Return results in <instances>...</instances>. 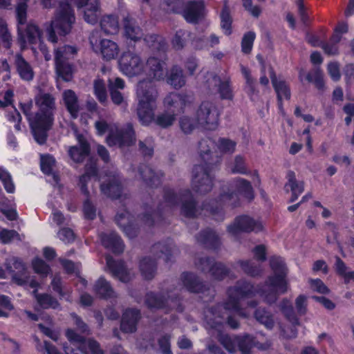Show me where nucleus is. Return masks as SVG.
Masks as SVG:
<instances>
[{"mask_svg": "<svg viewBox=\"0 0 354 354\" xmlns=\"http://www.w3.org/2000/svg\"><path fill=\"white\" fill-rule=\"evenodd\" d=\"M239 194L250 201L254 198V189L250 181L241 178H234L229 185L222 187L218 199L203 203V208L209 212L216 221H221L224 218V207L234 208L239 205Z\"/></svg>", "mask_w": 354, "mask_h": 354, "instance_id": "1", "label": "nucleus"}, {"mask_svg": "<svg viewBox=\"0 0 354 354\" xmlns=\"http://www.w3.org/2000/svg\"><path fill=\"white\" fill-rule=\"evenodd\" d=\"M270 265L274 275L269 276L265 281L266 289L261 290V295L264 297V302L268 305L274 304L279 294L286 292L288 285L286 281L287 268L281 257H272Z\"/></svg>", "mask_w": 354, "mask_h": 354, "instance_id": "2", "label": "nucleus"}, {"mask_svg": "<svg viewBox=\"0 0 354 354\" xmlns=\"http://www.w3.org/2000/svg\"><path fill=\"white\" fill-rule=\"evenodd\" d=\"M156 42L158 46L156 50L158 55L156 54V80H164L166 77V82L172 86L174 89L178 90L186 84V77L183 70L178 66H174L169 72L167 71V64L165 62L166 59L165 52L168 48L167 43L162 37L156 36Z\"/></svg>", "mask_w": 354, "mask_h": 354, "instance_id": "3", "label": "nucleus"}, {"mask_svg": "<svg viewBox=\"0 0 354 354\" xmlns=\"http://www.w3.org/2000/svg\"><path fill=\"white\" fill-rule=\"evenodd\" d=\"M154 93V80L145 79L139 81L137 85V94L139 97L137 113L143 125H149L155 120V112L151 106V103L155 100Z\"/></svg>", "mask_w": 354, "mask_h": 354, "instance_id": "4", "label": "nucleus"}, {"mask_svg": "<svg viewBox=\"0 0 354 354\" xmlns=\"http://www.w3.org/2000/svg\"><path fill=\"white\" fill-rule=\"evenodd\" d=\"M266 289V283L259 284L255 288L250 281L245 279H240L236 281L233 287L228 290V300L226 301V307H230L233 311L238 312L241 310L239 301L241 299L253 297L259 295L264 301V297L261 295V290Z\"/></svg>", "mask_w": 354, "mask_h": 354, "instance_id": "5", "label": "nucleus"}, {"mask_svg": "<svg viewBox=\"0 0 354 354\" xmlns=\"http://www.w3.org/2000/svg\"><path fill=\"white\" fill-rule=\"evenodd\" d=\"M119 66L123 73L133 77L142 74L145 67H149L150 70L151 79L154 80L155 78V55L153 53L149 56L146 62V64H143L140 57L130 51L124 52L119 61Z\"/></svg>", "mask_w": 354, "mask_h": 354, "instance_id": "6", "label": "nucleus"}, {"mask_svg": "<svg viewBox=\"0 0 354 354\" xmlns=\"http://www.w3.org/2000/svg\"><path fill=\"white\" fill-rule=\"evenodd\" d=\"M164 198L170 207L181 203V214L187 218H194L198 213L196 202L189 189L176 194L170 188H165Z\"/></svg>", "mask_w": 354, "mask_h": 354, "instance_id": "7", "label": "nucleus"}, {"mask_svg": "<svg viewBox=\"0 0 354 354\" xmlns=\"http://www.w3.org/2000/svg\"><path fill=\"white\" fill-rule=\"evenodd\" d=\"M54 120V114L37 111L29 122L34 139L39 145L46 142L48 131L52 128Z\"/></svg>", "mask_w": 354, "mask_h": 354, "instance_id": "8", "label": "nucleus"}, {"mask_svg": "<svg viewBox=\"0 0 354 354\" xmlns=\"http://www.w3.org/2000/svg\"><path fill=\"white\" fill-rule=\"evenodd\" d=\"M75 17L74 10L67 2H61L55 19L51 21L60 36H66L71 31Z\"/></svg>", "mask_w": 354, "mask_h": 354, "instance_id": "9", "label": "nucleus"}, {"mask_svg": "<svg viewBox=\"0 0 354 354\" xmlns=\"http://www.w3.org/2000/svg\"><path fill=\"white\" fill-rule=\"evenodd\" d=\"M214 167L195 165L192 170V189L199 194H206L209 192L214 185V177L211 174Z\"/></svg>", "mask_w": 354, "mask_h": 354, "instance_id": "10", "label": "nucleus"}, {"mask_svg": "<svg viewBox=\"0 0 354 354\" xmlns=\"http://www.w3.org/2000/svg\"><path fill=\"white\" fill-rule=\"evenodd\" d=\"M76 53L75 48L69 45L58 48L55 52L56 73L57 77L64 82H70L73 77V66L67 62L66 54Z\"/></svg>", "mask_w": 354, "mask_h": 354, "instance_id": "11", "label": "nucleus"}, {"mask_svg": "<svg viewBox=\"0 0 354 354\" xmlns=\"http://www.w3.org/2000/svg\"><path fill=\"white\" fill-rule=\"evenodd\" d=\"M106 141L109 147L118 146L120 148L135 145L136 138L133 124L127 123L124 127L111 130Z\"/></svg>", "mask_w": 354, "mask_h": 354, "instance_id": "12", "label": "nucleus"}, {"mask_svg": "<svg viewBox=\"0 0 354 354\" xmlns=\"http://www.w3.org/2000/svg\"><path fill=\"white\" fill-rule=\"evenodd\" d=\"M218 118L217 107L211 102H203L196 111L198 123L205 129L214 130L218 124Z\"/></svg>", "mask_w": 354, "mask_h": 354, "instance_id": "13", "label": "nucleus"}, {"mask_svg": "<svg viewBox=\"0 0 354 354\" xmlns=\"http://www.w3.org/2000/svg\"><path fill=\"white\" fill-rule=\"evenodd\" d=\"M227 303L207 307L204 310V326L208 330L221 332L224 321V311L232 310Z\"/></svg>", "mask_w": 354, "mask_h": 354, "instance_id": "14", "label": "nucleus"}, {"mask_svg": "<svg viewBox=\"0 0 354 354\" xmlns=\"http://www.w3.org/2000/svg\"><path fill=\"white\" fill-rule=\"evenodd\" d=\"M156 310H162L165 313H168L172 310L178 312L183 310L178 293L168 288H162L160 293L156 295Z\"/></svg>", "mask_w": 354, "mask_h": 354, "instance_id": "15", "label": "nucleus"}, {"mask_svg": "<svg viewBox=\"0 0 354 354\" xmlns=\"http://www.w3.org/2000/svg\"><path fill=\"white\" fill-rule=\"evenodd\" d=\"M100 189L102 194L111 200L120 199L124 191L121 176L111 172L106 174L105 179L100 185Z\"/></svg>", "mask_w": 354, "mask_h": 354, "instance_id": "16", "label": "nucleus"}, {"mask_svg": "<svg viewBox=\"0 0 354 354\" xmlns=\"http://www.w3.org/2000/svg\"><path fill=\"white\" fill-rule=\"evenodd\" d=\"M208 89L214 93H218L223 100H232L233 91L230 85V78L224 80L214 73H208L206 81Z\"/></svg>", "mask_w": 354, "mask_h": 354, "instance_id": "17", "label": "nucleus"}, {"mask_svg": "<svg viewBox=\"0 0 354 354\" xmlns=\"http://www.w3.org/2000/svg\"><path fill=\"white\" fill-rule=\"evenodd\" d=\"M261 230V224L247 215L236 216L234 222L227 226V231L233 235L240 232H259Z\"/></svg>", "mask_w": 354, "mask_h": 354, "instance_id": "18", "label": "nucleus"}, {"mask_svg": "<svg viewBox=\"0 0 354 354\" xmlns=\"http://www.w3.org/2000/svg\"><path fill=\"white\" fill-rule=\"evenodd\" d=\"M183 288L193 293H204L209 290L207 284L194 272H183L180 277Z\"/></svg>", "mask_w": 354, "mask_h": 354, "instance_id": "19", "label": "nucleus"}, {"mask_svg": "<svg viewBox=\"0 0 354 354\" xmlns=\"http://www.w3.org/2000/svg\"><path fill=\"white\" fill-rule=\"evenodd\" d=\"M141 319L140 310L135 308H126L121 317L120 330L124 333H133L137 330L138 324Z\"/></svg>", "mask_w": 354, "mask_h": 354, "instance_id": "20", "label": "nucleus"}, {"mask_svg": "<svg viewBox=\"0 0 354 354\" xmlns=\"http://www.w3.org/2000/svg\"><path fill=\"white\" fill-rule=\"evenodd\" d=\"M198 147L200 156L205 163L204 166L215 167L220 162L218 156L212 153L214 142L210 138L201 139L198 142Z\"/></svg>", "mask_w": 354, "mask_h": 354, "instance_id": "21", "label": "nucleus"}, {"mask_svg": "<svg viewBox=\"0 0 354 354\" xmlns=\"http://www.w3.org/2000/svg\"><path fill=\"white\" fill-rule=\"evenodd\" d=\"M17 32L21 46H24L27 42L30 44H36L38 41H41L42 38L41 30L32 23L28 24L25 30L18 26Z\"/></svg>", "mask_w": 354, "mask_h": 354, "instance_id": "22", "label": "nucleus"}, {"mask_svg": "<svg viewBox=\"0 0 354 354\" xmlns=\"http://www.w3.org/2000/svg\"><path fill=\"white\" fill-rule=\"evenodd\" d=\"M205 6L202 0L188 1L182 13L185 19L191 24H198L204 17Z\"/></svg>", "mask_w": 354, "mask_h": 354, "instance_id": "23", "label": "nucleus"}, {"mask_svg": "<svg viewBox=\"0 0 354 354\" xmlns=\"http://www.w3.org/2000/svg\"><path fill=\"white\" fill-rule=\"evenodd\" d=\"M100 241L104 248L115 254H120L124 252V242L122 238L115 232L102 234Z\"/></svg>", "mask_w": 354, "mask_h": 354, "instance_id": "24", "label": "nucleus"}, {"mask_svg": "<svg viewBox=\"0 0 354 354\" xmlns=\"http://www.w3.org/2000/svg\"><path fill=\"white\" fill-rule=\"evenodd\" d=\"M77 140L78 145L71 147L68 155L74 162L81 163L90 154L91 145L82 136H79Z\"/></svg>", "mask_w": 354, "mask_h": 354, "instance_id": "25", "label": "nucleus"}, {"mask_svg": "<svg viewBox=\"0 0 354 354\" xmlns=\"http://www.w3.org/2000/svg\"><path fill=\"white\" fill-rule=\"evenodd\" d=\"M106 266L112 275L122 282L129 280V273L123 260H115L112 257H106Z\"/></svg>", "mask_w": 354, "mask_h": 354, "instance_id": "26", "label": "nucleus"}, {"mask_svg": "<svg viewBox=\"0 0 354 354\" xmlns=\"http://www.w3.org/2000/svg\"><path fill=\"white\" fill-rule=\"evenodd\" d=\"M128 215L129 212L127 211L117 213L115 216V222L127 237L134 239L138 236L139 234V227L137 224L134 223L129 218H127V222L124 221Z\"/></svg>", "mask_w": 354, "mask_h": 354, "instance_id": "27", "label": "nucleus"}, {"mask_svg": "<svg viewBox=\"0 0 354 354\" xmlns=\"http://www.w3.org/2000/svg\"><path fill=\"white\" fill-rule=\"evenodd\" d=\"M125 87V82L121 77H115L114 80H108V89L111 102L117 106L121 105L124 100V95L120 90Z\"/></svg>", "mask_w": 354, "mask_h": 354, "instance_id": "28", "label": "nucleus"}, {"mask_svg": "<svg viewBox=\"0 0 354 354\" xmlns=\"http://www.w3.org/2000/svg\"><path fill=\"white\" fill-rule=\"evenodd\" d=\"M35 105L38 111L53 113L56 110L55 99L48 93H39L35 97Z\"/></svg>", "mask_w": 354, "mask_h": 354, "instance_id": "29", "label": "nucleus"}, {"mask_svg": "<svg viewBox=\"0 0 354 354\" xmlns=\"http://www.w3.org/2000/svg\"><path fill=\"white\" fill-rule=\"evenodd\" d=\"M15 65L17 72L20 78L24 81H31L33 80L35 73L30 64L24 59L23 55L17 53L15 59Z\"/></svg>", "mask_w": 354, "mask_h": 354, "instance_id": "30", "label": "nucleus"}, {"mask_svg": "<svg viewBox=\"0 0 354 354\" xmlns=\"http://www.w3.org/2000/svg\"><path fill=\"white\" fill-rule=\"evenodd\" d=\"M288 182L285 185V189L287 193L289 192L288 187L292 192L290 203L295 201L298 196L304 191V183L303 181H298L295 177V174L292 171H289L287 174Z\"/></svg>", "mask_w": 354, "mask_h": 354, "instance_id": "31", "label": "nucleus"}, {"mask_svg": "<svg viewBox=\"0 0 354 354\" xmlns=\"http://www.w3.org/2000/svg\"><path fill=\"white\" fill-rule=\"evenodd\" d=\"M280 309L284 316L292 324L293 327L290 328V334L287 335L288 338H294L297 336L295 326L299 324L290 301L283 299L279 304Z\"/></svg>", "mask_w": 354, "mask_h": 354, "instance_id": "32", "label": "nucleus"}, {"mask_svg": "<svg viewBox=\"0 0 354 354\" xmlns=\"http://www.w3.org/2000/svg\"><path fill=\"white\" fill-rule=\"evenodd\" d=\"M196 237L198 242L204 245L206 248L216 249L220 245L218 236L211 229L201 231Z\"/></svg>", "mask_w": 354, "mask_h": 354, "instance_id": "33", "label": "nucleus"}, {"mask_svg": "<svg viewBox=\"0 0 354 354\" xmlns=\"http://www.w3.org/2000/svg\"><path fill=\"white\" fill-rule=\"evenodd\" d=\"M93 290L101 299H108L114 297V290L111 283L104 277H100L96 281Z\"/></svg>", "mask_w": 354, "mask_h": 354, "instance_id": "34", "label": "nucleus"}, {"mask_svg": "<svg viewBox=\"0 0 354 354\" xmlns=\"http://www.w3.org/2000/svg\"><path fill=\"white\" fill-rule=\"evenodd\" d=\"M32 294L43 309H57L60 306L58 300L48 293H39L37 290H33Z\"/></svg>", "mask_w": 354, "mask_h": 354, "instance_id": "35", "label": "nucleus"}, {"mask_svg": "<svg viewBox=\"0 0 354 354\" xmlns=\"http://www.w3.org/2000/svg\"><path fill=\"white\" fill-rule=\"evenodd\" d=\"M100 53L104 59L106 61L115 59L119 53L118 44L110 39H102L100 41Z\"/></svg>", "mask_w": 354, "mask_h": 354, "instance_id": "36", "label": "nucleus"}, {"mask_svg": "<svg viewBox=\"0 0 354 354\" xmlns=\"http://www.w3.org/2000/svg\"><path fill=\"white\" fill-rule=\"evenodd\" d=\"M139 269L145 280H151L155 277V258L145 257L140 260Z\"/></svg>", "mask_w": 354, "mask_h": 354, "instance_id": "37", "label": "nucleus"}, {"mask_svg": "<svg viewBox=\"0 0 354 354\" xmlns=\"http://www.w3.org/2000/svg\"><path fill=\"white\" fill-rule=\"evenodd\" d=\"M63 99L67 111L73 118H75L79 111L78 100L75 93L71 89L66 90L64 92Z\"/></svg>", "mask_w": 354, "mask_h": 354, "instance_id": "38", "label": "nucleus"}, {"mask_svg": "<svg viewBox=\"0 0 354 354\" xmlns=\"http://www.w3.org/2000/svg\"><path fill=\"white\" fill-rule=\"evenodd\" d=\"M254 317L268 329H272L274 326L273 314L265 307L257 308L254 312Z\"/></svg>", "mask_w": 354, "mask_h": 354, "instance_id": "39", "label": "nucleus"}, {"mask_svg": "<svg viewBox=\"0 0 354 354\" xmlns=\"http://www.w3.org/2000/svg\"><path fill=\"white\" fill-rule=\"evenodd\" d=\"M100 24L102 30L106 35H115L119 30L118 19L115 15L104 16Z\"/></svg>", "mask_w": 354, "mask_h": 354, "instance_id": "40", "label": "nucleus"}, {"mask_svg": "<svg viewBox=\"0 0 354 354\" xmlns=\"http://www.w3.org/2000/svg\"><path fill=\"white\" fill-rule=\"evenodd\" d=\"M93 94L102 105L107 103V91L103 79L96 78L93 82Z\"/></svg>", "mask_w": 354, "mask_h": 354, "instance_id": "41", "label": "nucleus"}, {"mask_svg": "<svg viewBox=\"0 0 354 354\" xmlns=\"http://www.w3.org/2000/svg\"><path fill=\"white\" fill-rule=\"evenodd\" d=\"M230 272V269L223 263L215 260L209 274L212 279L217 281H222L229 275Z\"/></svg>", "mask_w": 354, "mask_h": 354, "instance_id": "42", "label": "nucleus"}, {"mask_svg": "<svg viewBox=\"0 0 354 354\" xmlns=\"http://www.w3.org/2000/svg\"><path fill=\"white\" fill-rule=\"evenodd\" d=\"M177 250L171 242L167 244L158 243L156 245V257L162 259L165 262L171 260L172 255Z\"/></svg>", "mask_w": 354, "mask_h": 354, "instance_id": "43", "label": "nucleus"}, {"mask_svg": "<svg viewBox=\"0 0 354 354\" xmlns=\"http://www.w3.org/2000/svg\"><path fill=\"white\" fill-rule=\"evenodd\" d=\"M80 354H104L100 343L93 338H86L80 349Z\"/></svg>", "mask_w": 354, "mask_h": 354, "instance_id": "44", "label": "nucleus"}, {"mask_svg": "<svg viewBox=\"0 0 354 354\" xmlns=\"http://www.w3.org/2000/svg\"><path fill=\"white\" fill-rule=\"evenodd\" d=\"M241 71L245 79L246 92L252 98L253 95H257L259 93L256 88V80L252 77L250 71L247 67L241 65Z\"/></svg>", "mask_w": 354, "mask_h": 354, "instance_id": "45", "label": "nucleus"}, {"mask_svg": "<svg viewBox=\"0 0 354 354\" xmlns=\"http://www.w3.org/2000/svg\"><path fill=\"white\" fill-rule=\"evenodd\" d=\"M178 97L177 93L171 92L164 99V106L171 114H175L176 112H180V98Z\"/></svg>", "mask_w": 354, "mask_h": 354, "instance_id": "46", "label": "nucleus"}, {"mask_svg": "<svg viewBox=\"0 0 354 354\" xmlns=\"http://www.w3.org/2000/svg\"><path fill=\"white\" fill-rule=\"evenodd\" d=\"M218 341L228 352L233 353L237 351V336L218 333Z\"/></svg>", "mask_w": 354, "mask_h": 354, "instance_id": "47", "label": "nucleus"}, {"mask_svg": "<svg viewBox=\"0 0 354 354\" xmlns=\"http://www.w3.org/2000/svg\"><path fill=\"white\" fill-rule=\"evenodd\" d=\"M238 263L241 267L243 272L253 277L261 276L263 270L260 265H257L250 261H239Z\"/></svg>", "mask_w": 354, "mask_h": 354, "instance_id": "48", "label": "nucleus"}, {"mask_svg": "<svg viewBox=\"0 0 354 354\" xmlns=\"http://www.w3.org/2000/svg\"><path fill=\"white\" fill-rule=\"evenodd\" d=\"M237 350L239 349L241 354H250V350L254 345V339L252 336H237Z\"/></svg>", "mask_w": 354, "mask_h": 354, "instance_id": "49", "label": "nucleus"}, {"mask_svg": "<svg viewBox=\"0 0 354 354\" xmlns=\"http://www.w3.org/2000/svg\"><path fill=\"white\" fill-rule=\"evenodd\" d=\"M215 259L209 257H201L196 258L194 265L196 268L204 274H209Z\"/></svg>", "mask_w": 354, "mask_h": 354, "instance_id": "50", "label": "nucleus"}, {"mask_svg": "<svg viewBox=\"0 0 354 354\" xmlns=\"http://www.w3.org/2000/svg\"><path fill=\"white\" fill-rule=\"evenodd\" d=\"M221 28L225 30V34L227 35H230L232 32L231 25L232 19L230 15V8L226 2L224 3L221 12Z\"/></svg>", "mask_w": 354, "mask_h": 354, "instance_id": "51", "label": "nucleus"}, {"mask_svg": "<svg viewBox=\"0 0 354 354\" xmlns=\"http://www.w3.org/2000/svg\"><path fill=\"white\" fill-rule=\"evenodd\" d=\"M306 80L309 82H313L317 89H324L323 73L319 67L315 68L311 72L308 73L306 75Z\"/></svg>", "mask_w": 354, "mask_h": 354, "instance_id": "52", "label": "nucleus"}, {"mask_svg": "<svg viewBox=\"0 0 354 354\" xmlns=\"http://www.w3.org/2000/svg\"><path fill=\"white\" fill-rule=\"evenodd\" d=\"M55 165V158L50 154H44L41 156L40 168L42 173L47 176L53 174V167Z\"/></svg>", "mask_w": 354, "mask_h": 354, "instance_id": "53", "label": "nucleus"}, {"mask_svg": "<svg viewBox=\"0 0 354 354\" xmlns=\"http://www.w3.org/2000/svg\"><path fill=\"white\" fill-rule=\"evenodd\" d=\"M179 127L185 134H190L196 127V122L194 118L183 115L178 120Z\"/></svg>", "mask_w": 354, "mask_h": 354, "instance_id": "54", "label": "nucleus"}, {"mask_svg": "<svg viewBox=\"0 0 354 354\" xmlns=\"http://www.w3.org/2000/svg\"><path fill=\"white\" fill-rule=\"evenodd\" d=\"M32 266L35 273L46 277L50 272L51 269L43 259L35 258L32 261Z\"/></svg>", "mask_w": 354, "mask_h": 354, "instance_id": "55", "label": "nucleus"}, {"mask_svg": "<svg viewBox=\"0 0 354 354\" xmlns=\"http://www.w3.org/2000/svg\"><path fill=\"white\" fill-rule=\"evenodd\" d=\"M277 94L279 106L282 104V97L287 100L290 98V91L284 81L280 80L279 82L273 86Z\"/></svg>", "mask_w": 354, "mask_h": 354, "instance_id": "56", "label": "nucleus"}, {"mask_svg": "<svg viewBox=\"0 0 354 354\" xmlns=\"http://www.w3.org/2000/svg\"><path fill=\"white\" fill-rule=\"evenodd\" d=\"M82 211L85 219L93 221L96 218V207L91 202L90 197H86L83 202Z\"/></svg>", "mask_w": 354, "mask_h": 354, "instance_id": "57", "label": "nucleus"}, {"mask_svg": "<svg viewBox=\"0 0 354 354\" xmlns=\"http://www.w3.org/2000/svg\"><path fill=\"white\" fill-rule=\"evenodd\" d=\"M100 7L97 3L91 4L84 11V20L91 24H95L98 21L97 12Z\"/></svg>", "mask_w": 354, "mask_h": 354, "instance_id": "58", "label": "nucleus"}, {"mask_svg": "<svg viewBox=\"0 0 354 354\" xmlns=\"http://www.w3.org/2000/svg\"><path fill=\"white\" fill-rule=\"evenodd\" d=\"M66 337L67 339L72 344H76L77 345V348H73V349H77L80 351V349L82 345L84 344V342L86 340V337L82 335L78 334L74 329L68 328L65 333Z\"/></svg>", "mask_w": 354, "mask_h": 354, "instance_id": "59", "label": "nucleus"}, {"mask_svg": "<svg viewBox=\"0 0 354 354\" xmlns=\"http://www.w3.org/2000/svg\"><path fill=\"white\" fill-rule=\"evenodd\" d=\"M125 35L133 41H138L142 36V30L138 26H133L127 22L124 25Z\"/></svg>", "mask_w": 354, "mask_h": 354, "instance_id": "60", "label": "nucleus"}, {"mask_svg": "<svg viewBox=\"0 0 354 354\" xmlns=\"http://www.w3.org/2000/svg\"><path fill=\"white\" fill-rule=\"evenodd\" d=\"M190 32L184 30L176 31L173 39L172 45L176 50H181L184 48L186 43V36H189Z\"/></svg>", "mask_w": 354, "mask_h": 354, "instance_id": "61", "label": "nucleus"}, {"mask_svg": "<svg viewBox=\"0 0 354 354\" xmlns=\"http://www.w3.org/2000/svg\"><path fill=\"white\" fill-rule=\"evenodd\" d=\"M28 5L26 3H18L16 6V17L18 26H24L27 21Z\"/></svg>", "mask_w": 354, "mask_h": 354, "instance_id": "62", "label": "nucleus"}, {"mask_svg": "<svg viewBox=\"0 0 354 354\" xmlns=\"http://www.w3.org/2000/svg\"><path fill=\"white\" fill-rule=\"evenodd\" d=\"M171 336L169 335H164L161 336L158 341V351L161 354H173L171 349L170 343Z\"/></svg>", "mask_w": 354, "mask_h": 354, "instance_id": "63", "label": "nucleus"}, {"mask_svg": "<svg viewBox=\"0 0 354 354\" xmlns=\"http://www.w3.org/2000/svg\"><path fill=\"white\" fill-rule=\"evenodd\" d=\"M0 180H1L4 189L8 193L12 194L15 192V186L10 174L8 171H0Z\"/></svg>", "mask_w": 354, "mask_h": 354, "instance_id": "64", "label": "nucleus"}]
</instances>
